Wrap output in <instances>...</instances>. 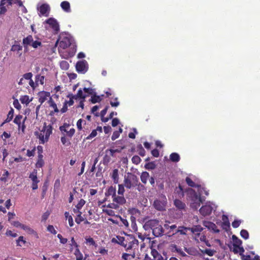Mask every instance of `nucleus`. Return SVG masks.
Masks as SVG:
<instances>
[{"label":"nucleus","instance_id":"nucleus-1","mask_svg":"<svg viewBox=\"0 0 260 260\" xmlns=\"http://www.w3.org/2000/svg\"><path fill=\"white\" fill-rule=\"evenodd\" d=\"M143 228L146 231L151 230L153 235L156 237H160L165 235L164 227L160 224L158 220H148L145 222Z\"/></svg>","mask_w":260,"mask_h":260},{"label":"nucleus","instance_id":"nucleus-2","mask_svg":"<svg viewBox=\"0 0 260 260\" xmlns=\"http://www.w3.org/2000/svg\"><path fill=\"white\" fill-rule=\"evenodd\" d=\"M52 125H47L46 123H44L42 129L39 132H35V135L39 139L40 144H44L48 141L49 137L52 133Z\"/></svg>","mask_w":260,"mask_h":260},{"label":"nucleus","instance_id":"nucleus-3","mask_svg":"<svg viewBox=\"0 0 260 260\" xmlns=\"http://www.w3.org/2000/svg\"><path fill=\"white\" fill-rule=\"evenodd\" d=\"M187 199L190 202V207L193 209L197 210L202 203V200L200 196H198L194 190L189 188L187 190Z\"/></svg>","mask_w":260,"mask_h":260},{"label":"nucleus","instance_id":"nucleus-4","mask_svg":"<svg viewBox=\"0 0 260 260\" xmlns=\"http://www.w3.org/2000/svg\"><path fill=\"white\" fill-rule=\"evenodd\" d=\"M71 41L72 38L66 32L61 33L55 43V45L58 44V50L59 53L68 48L71 44Z\"/></svg>","mask_w":260,"mask_h":260},{"label":"nucleus","instance_id":"nucleus-5","mask_svg":"<svg viewBox=\"0 0 260 260\" xmlns=\"http://www.w3.org/2000/svg\"><path fill=\"white\" fill-rule=\"evenodd\" d=\"M126 250L138 249L139 242L132 235H127L125 236L124 245L123 246Z\"/></svg>","mask_w":260,"mask_h":260},{"label":"nucleus","instance_id":"nucleus-6","mask_svg":"<svg viewBox=\"0 0 260 260\" xmlns=\"http://www.w3.org/2000/svg\"><path fill=\"white\" fill-rule=\"evenodd\" d=\"M138 180L139 178L136 175L128 173L127 176H124V185L126 188L131 189L136 187Z\"/></svg>","mask_w":260,"mask_h":260},{"label":"nucleus","instance_id":"nucleus-7","mask_svg":"<svg viewBox=\"0 0 260 260\" xmlns=\"http://www.w3.org/2000/svg\"><path fill=\"white\" fill-rule=\"evenodd\" d=\"M169 221H166L164 225L165 229V235L167 237H171L175 235V231L177 226L175 224L170 225Z\"/></svg>","mask_w":260,"mask_h":260},{"label":"nucleus","instance_id":"nucleus-8","mask_svg":"<svg viewBox=\"0 0 260 260\" xmlns=\"http://www.w3.org/2000/svg\"><path fill=\"white\" fill-rule=\"evenodd\" d=\"M76 69L78 73L85 74L88 69V64L85 60L78 61L76 64Z\"/></svg>","mask_w":260,"mask_h":260},{"label":"nucleus","instance_id":"nucleus-9","mask_svg":"<svg viewBox=\"0 0 260 260\" xmlns=\"http://www.w3.org/2000/svg\"><path fill=\"white\" fill-rule=\"evenodd\" d=\"M46 23L48 24L53 29L54 34H57L59 31V25L57 21L54 18H49L46 20Z\"/></svg>","mask_w":260,"mask_h":260},{"label":"nucleus","instance_id":"nucleus-10","mask_svg":"<svg viewBox=\"0 0 260 260\" xmlns=\"http://www.w3.org/2000/svg\"><path fill=\"white\" fill-rule=\"evenodd\" d=\"M212 207L211 205H206L203 206L200 209V213L204 216L210 215L212 211Z\"/></svg>","mask_w":260,"mask_h":260},{"label":"nucleus","instance_id":"nucleus-11","mask_svg":"<svg viewBox=\"0 0 260 260\" xmlns=\"http://www.w3.org/2000/svg\"><path fill=\"white\" fill-rule=\"evenodd\" d=\"M203 225L209 230L213 231L215 233H218L220 232L216 224L212 222L204 221L203 222Z\"/></svg>","mask_w":260,"mask_h":260},{"label":"nucleus","instance_id":"nucleus-12","mask_svg":"<svg viewBox=\"0 0 260 260\" xmlns=\"http://www.w3.org/2000/svg\"><path fill=\"white\" fill-rule=\"evenodd\" d=\"M169 249L172 252H176L178 253L180 256L182 257H186L187 255L183 251V250L177 247V246L176 244H171L169 246Z\"/></svg>","mask_w":260,"mask_h":260},{"label":"nucleus","instance_id":"nucleus-13","mask_svg":"<svg viewBox=\"0 0 260 260\" xmlns=\"http://www.w3.org/2000/svg\"><path fill=\"white\" fill-rule=\"evenodd\" d=\"M22 46L17 41H15V43L12 46L11 48V50L13 52H16L19 57H20L22 55Z\"/></svg>","mask_w":260,"mask_h":260},{"label":"nucleus","instance_id":"nucleus-14","mask_svg":"<svg viewBox=\"0 0 260 260\" xmlns=\"http://www.w3.org/2000/svg\"><path fill=\"white\" fill-rule=\"evenodd\" d=\"M40 12V15L48 16L49 12L50 11L49 6L47 4H43L38 9Z\"/></svg>","mask_w":260,"mask_h":260},{"label":"nucleus","instance_id":"nucleus-15","mask_svg":"<svg viewBox=\"0 0 260 260\" xmlns=\"http://www.w3.org/2000/svg\"><path fill=\"white\" fill-rule=\"evenodd\" d=\"M153 206L156 210L162 211L165 209L166 203L160 200H156L154 201Z\"/></svg>","mask_w":260,"mask_h":260},{"label":"nucleus","instance_id":"nucleus-16","mask_svg":"<svg viewBox=\"0 0 260 260\" xmlns=\"http://www.w3.org/2000/svg\"><path fill=\"white\" fill-rule=\"evenodd\" d=\"M113 202L118 204L119 206L122 205L126 203V200L123 195L115 196L113 197Z\"/></svg>","mask_w":260,"mask_h":260},{"label":"nucleus","instance_id":"nucleus-17","mask_svg":"<svg viewBox=\"0 0 260 260\" xmlns=\"http://www.w3.org/2000/svg\"><path fill=\"white\" fill-rule=\"evenodd\" d=\"M194 239L196 240H200L201 242H204L205 243L207 246H210V244L208 240H207L206 236L204 234H201V233H197V234H196V236L194 237Z\"/></svg>","mask_w":260,"mask_h":260},{"label":"nucleus","instance_id":"nucleus-18","mask_svg":"<svg viewBox=\"0 0 260 260\" xmlns=\"http://www.w3.org/2000/svg\"><path fill=\"white\" fill-rule=\"evenodd\" d=\"M61 9L67 13L71 12L70 4L68 1H63L60 4Z\"/></svg>","mask_w":260,"mask_h":260},{"label":"nucleus","instance_id":"nucleus-19","mask_svg":"<svg viewBox=\"0 0 260 260\" xmlns=\"http://www.w3.org/2000/svg\"><path fill=\"white\" fill-rule=\"evenodd\" d=\"M50 96V93L46 91H42L39 93V101L41 104L43 103L47 99V98Z\"/></svg>","mask_w":260,"mask_h":260},{"label":"nucleus","instance_id":"nucleus-20","mask_svg":"<svg viewBox=\"0 0 260 260\" xmlns=\"http://www.w3.org/2000/svg\"><path fill=\"white\" fill-rule=\"evenodd\" d=\"M125 237H121L120 236H117L116 238H113L112 239V242L116 243L122 246H124L125 242Z\"/></svg>","mask_w":260,"mask_h":260},{"label":"nucleus","instance_id":"nucleus-21","mask_svg":"<svg viewBox=\"0 0 260 260\" xmlns=\"http://www.w3.org/2000/svg\"><path fill=\"white\" fill-rule=\"evenodd\" d=\"M188 230L194 234L196 236L197 233H200L203 230V228L200 225H193L191 228H188Z\"/></svg>","mask_w":260,"mask_h":260},{"label":"nucleus","instance_id":"nucleus-22","mask_svg":"<svg viewBox=\"0 0 260 260\" xmlns=\"http://www.w3.org/2000/svg\"><path fill=\"white\" fill-rule=\"evenodd\" d=\"M174 204L175 207L179 210L184 209L186 207L185 204L178 199H175Z\"/></svg>","mask_w":260,"mask_h":260},{"label":"nucleus","instance_id":"nucleus-23","mask_svg":"<svg viewBox=\"0 0 260 260\" xmlns=\"http://www.w3.org/2000/svg\"><path fill=\"white\" fill-rule=\"evenodd\" d=\"M34 39L31 35H28L23 39V44L24 47H27V46H30Z\"/></svg>","mask_w":260,"mask_h":260},{"label":"nucleus","instance_id":"nucleus-24","mask_svg":"<svg viewBox=\"0 0 260 260\" xmlns=\"http://www.w3.org/2000/svg\"><path fill=\"white\" fill-rule=\"evenodd\" d=\"M111 178L113 179V181L114 183L117 184L119 182V174H118V170L117 169H114L113 170L112 173L111 174Z\"/></svg>","mask_w":260,"mask_h":260},{"label":"nucleus","instance_id":"nucleus-25","mask_svg":"<svg viewBox=\"0 0 260 260\" xmlns=\"http://www.w3.org/2000/svg\"><path fill=\"white\" fill-rule=\"evenodd\" d=\"M13 115H14V110L12 108H11L8 114L7 118L1 124V126H2L5 123L9 122L10 121H11L13 118Z\"/></svg>","mask_w":260,"mask_h":260},{"label":"nucleus","instance_id":"nucleus-26","mask_svg":"<svg viewBox=\"0 0 260 260\" xmlns=\"http://www.w3.org/2000/svg\"><path fill=\"white\" fill-rule=\"evenodd\" d=\"M232 239L233 241V247H239L242 243V241L240 239H239L237 237H236V236H235V235L232 236Z\"/></svg>","mask_w":260,"mask_h":260},{"label":"nucleus","instance_id":"nucleus-27","mask_svg":"<svg viewBox=\"0 0 260 260\" xmlns=\"http://www.w3.org/2000/svg\"><path fill=\"white\" fill-rule=\"evenodd\" d=\"M188 230V228L183 226H179L178 229H176L175 234L179 233L180 235H185Z\"/></svg>","mask_w":260,"mask_h":260},{"label":"nucleus","instance_id":"nucleus-28","mask_svg":"<svg viewBox=\"0 0 260 260\" xmlns=\"http://www.w3.org/2000/svg\"><path fill=\"white\" fill-rule=\"evenodd\" d=\"M149 177V174L147 172H143L141 175L140 178L142 182L145 184L147 183V180Z\"/></svg>","mask_w":260,"mask_h":260},{"label":"nucleus","instance_id":"nucleus-29","mask_svg":"<svg viewBox=\"0 0 260 260\" xmlns=\"http://www.w3.org/2000/svg\"><path fill=\"white\" fill-rule=\"evenodd\" d=\"M170 159L173 162H177L180 160V157L177 153L173 152L170 154Z\"/></svg>","mask_w":260,"mask_h":260},{"label":"nucleus","instance_id":"nucleus-30","mask_svg":"<svg viewBox=\"0 0 260 260\" xmlns=\"http://www.w3.org/2000/svg\"><path fill=\"white\" fill-rule=\"evenodd\" d=\"M86 95L83 93V90L81 88H80L77 93V94L73 96V98H75V100H77L78 98L85 100Z\"/></svg>","mask_w":260,"mask_h":260},{"label":"nucleus","instance_id":"nucleus-31","mask_svg":"<svg viewBox=\"0 0 260 260\" xmlns=\"http://www.w3.org/2000/svg\"><path fill=\"white\" fill-rule=\"evenodd\" d=\"M184 250H185V251H186L188 254L190 255H196L197 253V250L193 248V247H184Z\"/></svg>","mask_w":260,"mask_h":260},{"label":"nucleus","instance_id":"nucleus-32","mask_svg":"<svg viewBox=\"0 0 260 260\" xmlns=\"http://www.w3.org/2000/svg\"><path fill=\"white\" fill-rule=\"evenodd\" d=\"M102 100V98L101 96L99 95H96V94H93L91 96V99L90 100V101L92 104H95L96 103L100 102Z\"/></svg>","mask_w":260,"mask_h":260},{"label":"nucleus","instance_id":"nucleus-33","mask_svg":"<svg viewBox=\"0 0 260 260\" xmlns=\"http://www.w3.org/2000/svg\"><path fill=\"white\" fill-rule=\"evenodd\" d=\"M61 142L62 144L66 146H69L71 145L70 140L68 139L65 134H63V136H62L60 138Z\"/></svg>","mask_w":260,"mask_h":260},{"label":"nucleus","instance_id":"nucleus-34","mask_svg":"<svg viewBox=\"0 0 260 260\" xmlns=\"http://www.w3.org/2000/svg\"><path fill=\"white\" fill-rule=\"evenodd\" d=\"M74 254L76 256V260H83V256L82 253L80 252L79 248H76Z\"/></svg>","mask_w":260,"mask_h":260},{"label":"nucleus","instance_id":"nucleus-35","mask_svg":"<svg viewBox=\"0 0 260 260\" xmlns=\"http://www.w3.org/2000/svg\"><path fill=\"white\" fill-rule=\"evenodd\" d=\"M242 260H260V256L256 255L253 258H252L250 255H242Z\"/></svg>","mask_w":260,"mask_h":260},{"label":"nucleus","instance_id":"nucleus-36","mask_svg":"<svg viewBox=\"0 0 260 260\" xmlns=\"http://www.w3.org/2000/svg\"><path fill=\"white\" fill-rule=\"evenodd\" d=\"M26 243V241L25 240L23 236H20L18 239L16 240L17 246H22Z\"/></svg>","mask_w":260,"mask_h":260},{"label":"nucleus","instance_id":"nucleus-37","mask_svg":"<svg viewBox=\"0 0 260 260\" xmlns=\"http://www.w3.org/2000/svg\"><path fill=\"white\" fill-rule=\"evenodd\" d=\"M64 216L66 219L68 220L69 224L71 227L74 225L73 219L71 215H70L68 212H65Z\"/></svg>","mask_w":260,"mask_h":260},{"label":"nucleus","instance_id":"nucleus-38","mask_svg":"<svg viewBox=\"0 0 260 260\" xmlns=\"http://www.w3.org/2000/svg\"><path fill=\"white\" fill-rule=\"evenodd\" d=\"M6 0H1V4H0V6H1L0 14H1V15L4 14L7 11V9L5 7V5L6 4Z\"/></svg>","mask_w":260,"mask_h":260},{"label":"nucleus","instance_id":"nucleus-39","mask_svg":"<svg viewBox=\"0 0 260 260\" xmlns=\"http://www.w3.org/2000/svg\"><path fill=\"white\" fill-rule=\"evenodd\" d=\"M22 117H23L22 115H20V114L17 115L15 117V118H14V120L13 121V122L15 124L18 125L19 128H20L21 127V121Z\"/></svg>","mask_w":260,"mask_h":260},{"label":"nucleus","instance_id":"nucleus-40","mask_svg":"<svg viewBox=\"0 0 260 260\" xmlns=\"http://www.w3.org/2000/svg\"><path fill=\"white\" fill-rule=\"evenodd\" d=\"M29 178L31 179L32 182L38 181L39 180H38L37 178V170H34V171L29 175Z\"/></svg>","mask_w":260,"mask_h":260},{"label":"nucleus","instance_id":"nucleus-41","mask_svg":"<svg viewBox=\"0 0 260 260\" xmlns=\"http://www.w3.org/2000/svg\"><path fill=\"white\" fill-rule=\"evenodd\" d=\"M85 240H86L85 243L86 244L89 245H92L95 247L97 246V244H96L95 242L94 241V240H93V239L92 238H91V237L86 238Z\"/></svg>","mask_w":260,"mask_h":260},{"label":"nucleus","instance_id":"nucleus-42","mask_svg":"<svg viewBox=\"0 0 260 260\" xmlns=\"http://www.w3.org/2000/svg\"><path fill=\"white\" fill-rule=\"evenodd\" d=\"M119 219L121 221L120 226H124L126 229L128 228V222L126 219H125L120 216H119Z\"/></svg>","mask_w":260,"mask_h":260},{"label":"nucleus","instance_id":"nucleus-43","mask_svg":"<svg viewBox=\"0 0 260 260\" xmlns=\"http://www.w3.org/2000/svg\"><path fill=\"white\" fill-rule=\"evenodd\" d=\"M137 148L139 154L142 156H144L145 155V150L142 147V145H138Z\"/></svg>","mask_w":260,"mask_h":260},{"label":"nucleus","instance_id":"nucleus-44","mask_svg":"<svg viewBox=\"0 0 260 260\" xmlns=\"http://www.w3.org/2000/svg\"><path fill=\"white\" fill-rule=\"evenodd\" d=\"M8 5H12L13 4H17L19 7L23 6L22 2L21 0H7Z\"/></svg>","mask_w":260,"mask_h":260},{"label":"nucleus","instance_id":"nucleus-45","mask_svg":"<svg viewBox=\"0 0 260 260\" xmlns=\"http://www.w3.org/2000/svg\"><path fill=\"white\" fill-rule=\"evenodd\" d=\"M185 181L188 186L191 187H196L198 185H196V183L191 180V179L188 177H187L185 179Z\"/></svg>","mask_w":260,"mask_h":260},{"label":"nucleus","instance_id":"nucleus-46","mask_svg":"<svg viewBox=\"0 0 260 260\" xmlns=\"http://www.w3.org/2000/svg\"><path fill=\"white\" fill-rule=\"evenodd\" d=\"M20 101L22 104H28L30 102L28 95H23L20 98Z\"/></svg>","mask_w":260,"mask_h":260},{"label":"nucleus","instance_id":"nucleus-47","mask_svg":"<svg viewBox=\"0 0 260 260\" xmlns=\"http://www.w3.org/2000/svg\"><path fill=\"white\" fill-rule=\"evenodd\" d=\"M202 252L204 254H206L210 256H212L214 254L216 251L214 250L211 249H205Z\"/></svg>","mask_w":260,"mask_h":260},{"label":"nucleus","instance_id":"nucleus-48","mask_svg":"<svg viewBox=\"0 0 260 260\" xmlns=\"http://www.w3.org/2000/svg\"><path fill=\"white\" fill-rule=\"evenodd\" d=\"M145 167L146 169L148 170H153L155 168L156 165L154 162L152 161L146 164V165H145Z\"/></svg>","mask_w":260,"mask_h":260},{"label":"nucleus","instance_id":"nucleus-49","mask_svg":"<svg viewBox=\"0 0 260 260\" xmlns=\"http://www.w3.org/2000/svg\"><path fill=\"white\" fill-rule=\"evenodd\" d=\"M129 256H131L133 258H134L136 257L135 252L129 253H124L122 255V258L124 260H127Z\"/></svg>","mask_w":260,"mask_h":260},{"label":"nucleus","instance_id":"nucleus-50","mask_svg":"<svg viewBox=\"0 0 260 260\" xmlns=\"http://www.w3.org/2000/svg\"><path fill=\"white\" fill-rule=\"evenodd\" d=\"M49 103L50 107H51L54 109V112L56 113L58 112L59 110L57 108V105L54 103L51 98L50 99Z\"/></svg>","mask_w":260,"mask_h":260},{"label":"nucleus","instance_id":"nucleus-51","mask_svg":"<svg viewBox=\"0 0 260 260\" xmlns=\"http://www.w3.org/2000/svg\"><path fill=\"white\" fill-rule=\"evenodd\" d=\"M240 235L245 240L248 239L249 238V233L246 230H242L240 232Z\"/></svg>","mask_w":260,"mask_h":260},{"label":"nucleus","instance_id":"nucleus-52","mask_svg":"<svg viewBox=\"0 0 260 260\" xmlns=\"http://www.w3.org/2000/svg\"><path fill=\"white\" fill-rule=\"evenodd\" d=\"M44 76L38 75L36 77V83L40 82L41 85H43L44 83Z\"/></svg>","mask_w":260,"mask_h":260},{"label":"nucleus","instance_id":"nucleus-53","mask_svg":"<svg viewBox=\"0 0 260 260\" xmlns=\"http://www.w3.org/2000/svg\"><path fill=\"white\" fill-rule=\"evenodd\" d=\"M124 185L123 184H119L118 185V194L119 195H123L125 191L124 189Z\"/></svg>","mask_w":260,"mask_h":260},{"label":"nucleus","instance_id":"nucleus-54","mask_svg":"<svg viewBox=\"0 0 260 260\" xmlns=\"http://www.w3.org/2000/svg\"><path fill=\"white\" fill-rule=\"evenodd\" d=\"M141 158L138 155H135L132 158V161L133 163L138 165L141 162Z\"/></svg>","mask_w":260,"mask_h":260},{"label":"nucleus","instance_id":"nucleus-55","mask_svg":"<svg viewBox=\"0 0 260 260\" xmlns=\"http://www.w3.org/2000/svg\"><path fill=\"white\" fill-rule=\"evenodd\" d=\"M151 254L154 259H157L159 255H161L155 249H151Z\"/></svg>","mask_w":260,"mask_h":260},{"label":"nucleus","instance_id":"nucleus-56","mask_svg":"<svg viewBox=\"0 0 260 260\" xmlns=\"http://www.w3.org/2000/svg\"><path fill=\"white\" fill-rule=\"evenodd\" d=\"M60 66L61 69L64 70H67L69 67V64L67 61H62L60 63Z\"/></svg>","mask_w":260,"mask_h":260},{"label":"nucleus","instance_id":"nucleus-57","mask_svg":"<svg viewBox=\"0 0 260 260\" xmlns=\"http://www.w3.org/2000/svg\"><path fill=\"white\" fill-rule=\"evenodd\" d=\"M81 214L82 212L79 213V214H77V217L75 218V221L77 224H80L84 220V218L82 217Z\"/></svg>","mask_w":260,"mask_h":260},{"label":"nucleus","instance_id":"nucleus-58","mask_svg":"<svg viewBox=\"0 0 260 260\" xmlns=\"http://www.w3.org/2000/svg\"><path fill=\"white\" fill-rule=\"evenodd\" d=\"M108 193L109 195H111L112 198L116 195V190L113 187L111 186L108 190Z\"/></svg>","mask_w":260,"mask_h":260},{"label":"nucleus","instance_id":"nucleus-59","mask_svg":"<svg viewBox=\"0 0 260 260\" xmlns=\"http://www.w3.org/2000/svg\"><path fill=\"white\" fill-rule=\"evenodd\" d=\"M30 46L34 48H37L39 46H42V43L40 41L33 40Z\"/></svg>","mask_w":260,"mask_h":260},{"label":"nucleus","instance_id":"nucleus-60","mask_svg":"<svg viewBox=\"0 0 260 260\" xmlns=\"http://www.w3.org/2000/svg\"><path fill=\"white\" fill-rule=\"evenodd\" d=\"M107 207L111 209H118L119 207V206L118 205V204L116 203L115 202H113L112 203H110L108 205H107Z\"/></svg>","mask_w":260,"mask_h":260},{"label":"nucleus","instance_id":"nucleus-61","mask_svg":"<svg viewBox=\"0 0 260 260\" xmlns=\"http://www.w3.org/2000/svg\"><path fill=\"white\" fill-rule=\"evenodd\" d=\"M75 132V129L74 128H71L69 131H68L66 133V136H68L69 138H71L73 135H74Z\"/></svg>","mask_w":260,"mask_h":260},{"label":"nucleus","instance_id":"nucleus-62","mask_svg":"<svg viewBox=\"0 0 260 260\" xmlns=\"http://www.w3.org/2000/svg\"><path fill=\"white\" fill-rule=\"evenodd\" d=\"M85 204V200H84L83 199H81L79 201L78 204L76 205L75 207L78 209H81L82 208V207Z\"/></svg>","mask_w":260,"mask_h":260},{"label":"nucleus","instance_id":"nucleus-63","mask_svg":"<svg viewBox=\"0 0 260 260\" xmlns=\"http://www.w3.org/2000/svg\"><path fill=\"white\" fill-rule=\"evenodd\" d=\"M32 77V74L31 73L29 72L25 73L23 75L22 78L24 79V80H30Z\"/></svg>","mask_w":260,"mask_h":260},{"label":"nucleus","instance_id":"nucleus-64","mask_svg":"<svg viewBox=\"0 0 260 260\" xmlns=\"http://www.w3.org/2000/svg\"><path fill=\"white\" fill-rule=\"evenodd\" d=\"M221 227L223 230L227 231L230 227V222H222Z\"/></svg>","mask_w":260,"mask_h":260}]
</instances>
